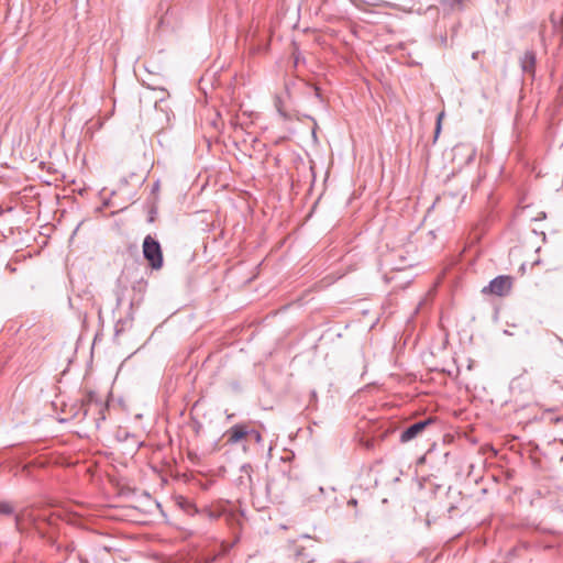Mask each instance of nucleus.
<instances>
[{"instance_id":"nucleus-1","label":"nucleus","mask_w":563,"mask_h":563,"mask_svg":"<svg viewBox=\"0 0 563 563\" xmlns=\"http://www.w3.org/2000/svg\"><path fill=\"white\" fill-rule=\"evenodd\" d=\"M143 255L152 269L163 267V252L161 244L151 235H146L143 241Z\"/></svg>"},{"instance_id":"nucleus-2","label":"nucleus","mask_w":563,"mask_h":563,"mask_svg":"<svg viewBox=\"0 0 563 563\" xmlns=\"http://www.w3.org/2000/svg\"><path fill=\"white\" fill-rule=\"evenodd\" d=\"M40 518L46 519L45 515H38L32 508H24L15 515V527L22 531L26 528V525H36Z\"/></svg>"},{"instance_id":"nucleus-3","label":"nucleus","mask_w":563,"mask_h":563,"mask_svg":"<svg viewBox=\"0 0 563 563\" xmlns=\"http://www.w3.org/2000/svg\"><path fill=\"white\" fill-rule=\"evenodd\" d=\"M432 423V419H426L422 421H418L406 428L401 434H400V441L402 443L409 442L417 438L426 428L427 426Z\"/></svg>"},{"instance_id":"nucleus-4","label":"nucleus","mask_w":563,"mask_h":563,"mask_svg":"<svg viewBox=\"0 0 563 563\" xmlns=\"http://www.w3.org/2000/svg\"><path fill=\"white\" fill-rule=\"evenodd\" d=\"M249 435V427L245 423H238L232 426L227 432V442L229 444H236L242 440H245Z\"/></svg>"},{"instance_id":"nucleus-5","label":"nucleus","mask_w":563,"mask_h":563,"mask_svg":"<svg viewBox=\"0 0 563 563\" xmlns=\"http://www.w3.org/2000/svg\"><path fill=\"white\" fill-rule=\"evenodd\" d=\"M511 284H488L482 289V294L485 296H497L505 297L510 294Z\"/></svg>"},{"instance_id":"nucleus-6","label":"nucleus","mask_w":563,"mask_h":563,"mask_svg":"<svg viewBox=\"0 0 563 563\" xmlns=\"http://www.w3.org/2000/svg\"><path fill=\"white\" fill-rule=\"evenodd\" d=\"M520 66L523 73L533 75L536 69V53L527 51L520 58Z\"/></svg>"},{"instance_id":"nucleus-7","label":"nucleus","mask_w":563,"mask_h":563,"mask_svg":"<svg viewBox=\"0 0 563 563\" xmlns=\"http://www.w3.org/2000/svg\"><path fill=\"white\" fill-rule=\"evenodd\" d=\"M82 406L85 408V413L87 415L89 411L92 410L93 406L101 409L102 402L97 398V395L93 391H89L85 399L82 400Z\"/></svg>"},{"instance_id":"nucleus-8","label":"nucleus","mask_w":563,"mask_h":563,"mask_svg":"<svg viewBox=\"0 0 563 563\" xmlns=\"http://www.w3.org/2000/svg\"><path fill=\"white\" fill-rule=\"evenodd\" d=\"M296 560L299 563H312L314 561V556L310 553H307L302 548L296 551Z\"/></svg>"},{"instance_id":"nucleus-9","label":"nucleus","mask_w":563,"mask_h":563,"mask_svg":"<svg viewBox=\"0 0 563 563\" xmlns=\"http://www.w3.org/2000/svg\"><path fill=\"white\" fill-rule=\"evenodd\" d=\"M0 514L10 516L14 514V507L8 501H0Z\"/></svg>"},{"instance_id":"nucleus-10","label":"nucleus","mask_w":563,"mask_h":563,"mask_svg":"<svg viewBox=\"0 0 563 563\" xmlns=\"http://www.w3.org/2000/svg\"><path fill=\"white\" fill-rule=\"evenodd\" d=\"M445 113L444 111H441L438 117H437V122H435V130H434V141L438 139L440 132H441V129H442V120L444 118Z\"/></svg>"},{"instance_id":"nucleus-11","label":"nucleus","mask_w":563,"mask_h":563,"mask_svg":"<svg viewBox=\"0 0 563 563\" xmlns=\"http://www.w3.org/2000/svg\"><path fill=\"white\" fill-rule=\"evenodd\" d=\"M247 438L254 440L256 443H261L263 441V437H262L261 432L255 430V429H250L249 428V435H247Z\"/></svg>"},{"instance_id":"nucleus-12","label":"nucleus","mask_w":563,"mask_h":563,"mask_svg":"<svg viewBox=\"0 0 563 563\" xmlns=\"http://www.w3.org/2000/svg\"><path fill=\"white\" fill-rule=\"evenodd\" d=\"M489 282H498V283H501V282H511V278L509 276H506V275H499V276H496L494 277L493 279H490Z\"/></svg>"},{"instance_id":"nucleus-13","label":"nucleus","mask_w":563,"mask_h":563,"mask_svg":"<svg viewBox=\"0 0 563 563\" xmlns=\"http://www.w3.org/2000/svg\"><path fill=\"white\" fill-rule=\"evenodd\" d=\"M444 200H445V195L441 198H438L437 201L434 202L433 207L440 208L442 206V203L444 202Z\"/></svg>"},{"instance_id":"nucleus-14","label":"nucleus","mask_w":563,"mask_h":563,"mask_svg":"<svg viewBox=\"0 0 563 563\" xmlns=\"http://www.w3.org/2000/svg\"><path fill=\"white\" fill-rule=\"evenodd\" d=\"M188 514L197 512V509L194 505L188 504V508L186 509Z\"/></svg>"},{"instance_id":"nucleus-15","label":"nucleus","mask_w":563,"mask_h":563,"mask_svg":"<svg viewBox=\"0 0 563 563\" xmlns=\"http://www.w3.org/2000/svg\"><path fill=\"white\" fill-rule=\"evenodd\" d=\"M313 90H314L316 97L320 98V90H319V88L313 86Z\"/></svg>"},{"instance_id":"nucleus-16","label":"nucleus","mask_w":563,"mask_h":563,"mask_svg":"<svg viewBox=\"0 0 563 563\" xmlns=\"http://www.w3.org/2000/svg\"><path fill=\"white\" fill-rule=\"evenodd\" d=\"M47 520H48V523H49V525H53V523H54L53 516H49V517L47 518Z\"/></svg>"},{"instance_id":"nucleus-17","label":"nucleus","mask_w":563,"mask_h":563,"mask_svg":"<svg viewBox=\"0 0 563 563\" xmlns=\"http://www.w3.org/2000/svg\"><path fill=\"white\" fill-rule=\"evenodd\" d=\"M214 560H216V556H212V558H210V559H207L206 563H211V562H213Z\"/></svg>"},{"instance_id":"nucleus-18","label":"nucleus","mask_w":563,"mask_h":563,"mask_svg":"<svg viewBox=\"0 0 563 563\" xmlns=\"http://www.w3.org/2000/svg\"><path fill=\"white\" fill-rule=\"evenodd\" d=\"M477 54H478L477 52L473 53L472 57H473L474 59H475V58H477Z\"/></svg>"},{"instance_id":"nucleus-19","label":"nucleus","mask_w":563,"mask_h":563,"mask_svg":"<svg viewBox=\"0 0 563 563\" xmlns=\"http://www.w3.org/2000/svg\"><path fill=\"white\" fill-rule=\"evenodd\" d=\"M228 551H229V548H225V549H223V552L221 554H223V553H225Z\"/></svg>"}]
</instances>
